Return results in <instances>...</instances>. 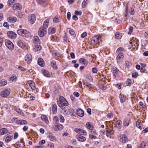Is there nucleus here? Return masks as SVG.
Listing matches in <instances>:
<instances>
[{
  "instance_id": "6e6d98bb",
  "label": "nucleus",
  "mask_w": 148,
  "mask_h": 148,
  "mask_svg": "<svg viewBox=\"0 0 148 148\" xmlns=\"http://www.w3.org/2000/svg\"><path fill=\"white\" fill-rule=\"evenodd\" d=\"M138 73L137 72H134L132 74V77L133 78H136L138 76Z\"/></svg>"
},
{
  "instance_id": "b1692460",
  "label": "nucleus",
  "mask_w": 148,
  "mask_h": 148,
  "mask_svg": "<svg viewBox=\"0 0 148 148\" xmlns=\"http://www.w3.org/2000/svg\"><path fill=\"white\" fill-rule=\"evenodd\" d=\"M36 20L35 16L34 14H33L32 15L30 18L29 20V22L32 24H33Z\"/></svg>"
},
{
  "instance_id": "7c9ffc66",
  "label": "nucleus",
  "mask_w": 148,
  "mask_h": 148,
  "mask_svg": "<svg viewBox=\"0 0 148 148\" xmlns=\"http://www.w3.org/2000/svg\"><path fill=\"white\" fill-rule=\"evenodd\" d=\"M77 139L80 142H84L86 140L85 137L83 136L79 135L77 138Z\"/></svg>"
},
{
  "instance_id": "423d86ee",
  "label": "nucleus",
  "mask_w": 148,
  "mask_h": 148,
  "mask_svg": "<svg viewBox=\"0 0 148 148\" xmlns=\"http://www.w3.org/2000/svg\"><path fill=\"white\" fill-rule=\"evenodd\" d=\"M47 33V30L41 27L38 32V34L40 37H42L45 35Z\"/></svg>"
},
{
  "instance_id": "864d4df0",
  "label": "nucleus",
  "mask_w": 148,
  "mask_h": 148,
  "mask_svg": "<svg viewBox=\"0 0 148 148\" xmlns=\"http://www.w3.org/2000/svg\"><path fill=\"white\" fill-rule=\"evenodd\" d=\"M34 49L36 51H38L40 50L41 49V47L40 45H36Z\"/></svg>"
},
{
  "instance_id": "0eeeda50",
  "label": "nucleus",
  "mask_w": 148,
  "mask_h": 148,
  "mask_svg": "<svg viewBox=\"0 0 148 148\" xmlns=\"http://www.w3.org/2000/svg\"><path fill=\"white\" fill-rule=\"evenodd\" d=\"M74 131L76 133L79 134L81 135H86L87 134V133L85 131L82 129L78 128H76L74 129Z\"/></svg>"
},
{
  "instance_id": "13d9d810",
  "label": "nucleus",
  "mask_w": 148,
  "mask_h": 148,
  "mask_svg": "<svg viewBox=\"0 0 148 148\" xmlns=\"http://www.w3.org/2000/svg\"><path fill=\"white\" fill-rule=\"evenodd\" d=\"M69 112L72 114L74 115V111L73 108H71L69 109Z\"/></svg>"
},
{
  "instance_id": "4d7b16f0",
  "label": "nucleus",
  "mask_w": 148,
  "mask_h": 148,
  "mask_svg": "<svg viewBox=\"0 0 148 148\" xmlns=\"http://www.w3.org/2000/svg\"><path fill=\"white\" fill-rule=\"evenodd\" d=\"M59 118L60 119V121L61 122L63 123L64 122V119L62 115H60Z\"/></svg>"
},
{
  "instance_id": "49530a36",
  "label": "nucleus",
  "mask_w": 148,
  "mask_h": 148,
  "mask_svg": "<svg viewBox=\"0 0 148 148\" xmlns=\"http://www.w3.org/2000/svg\"><path fill=\"white\" fill-rule=\"evenodd\" d=\"M12 138V136L9 135L6 138L5 141L6 143H8L11 140Z\"/></svg>"
},
{
  "instance_id": "5701e85b",
  "label": "nucleus",
  "mask_w": 148,
  "mask_h": 148,
  "mask_svg": "<svg viewBox=\"0 0 148 148\" xmlns=\"http://www.w3.org/2000/svg\"><path fill=\"white\" fill-rule=\"evenodd\" d=\"M122 123L121 121L120 120H118L116 121V127L118 129H120L121 128V125Z\"/></svg>"
},
{
  "instance_id": "39448f33",
  "label": "nucleus",
  "mask_w": 148,
  "mask_h": 148,
  "mask_svg": "<svg viewBox=\"0 0 148 148\" xmlns=\"http://www.w3.org/2000/svg\"><path fill=\"white\" fill-rule=\"evenodd\" d=\"M8 37L10 38L15 39L17 36V34L12 31H8L7 33Z\"/></svg>"
},
{
  "instance_id": "09e8293b",
  "label": "nucleus",
  "mask_w": 148,
  "mask_h": 148,
  "mask_svg": "<svg viewBox=\"0 0 148 148\" xmlns=\"http://www.w3.org/2000/svg\"><path fill=\"white\" fill-rule=\"evenodd\" d=\"M133 84V82L130 79H128L126 82V84L127 86H130Z\"/></svg>"
},
{
  "instance_id": "338daca9",
  "label": "nucleus",
  "mask_w": 148,
  "mask_h": 148,
  "mask_svg": "<svg viewBox=\"0 0 148 148\" xmlns=\"http://www.w3.org/2000/svg\"><path fill=\"white\" fill-rule=\"evenodd\" d=\"M87 35V33L86 32H84L81 35V36L82 38H83L86 36Z\"/></svg>"
},
{
  "instance_id": "bf43d9fd",
  "label": "nucleus",
  "mask_w": 148,
  "mask_h": 148,
  "mask_svg": "<svg viewBox=\"0 0 148 148\" xmlns=\"http://www.w3.org/2000/svg\"><path fill=\"white\" fill-rule=\"evenodd\" d=\"M17 79V77L16 76H14L12 77H11L10 78V79L12 81H15Z\"/></svg>"
},
{
  "instance_id": "680f3d73",
  "label": "nucleus",
  "mask_w": 148,
  "mask_h": 148,
  "mask_svg": "<svg viewBox=\"0 0 148 148\" xmlns=\"http://www.w3.org/2000/svg\"><path fill=\"white\" fill-rule=\"evenodd\" d=\"M140 71L142 73H147V71L146 70L145 68L144 67H141L140 69Z\"/></svg>"
},
{
  "instance_id": "8fccbe9b",
  "label": "nucleus",
  "mask_w": 148,
  "mask_h": 148,
  "mask_svg": "<svg viewBox=\"0 0 148 148\" xmlns=\"http://www.w3.org/2000/svg\"><path fill=\"white\" fill-rule=\"evenodd\" d=\"M121 35L119 34V32H116L115 34V37L116 38L119 39L121 38Z\"/></svg>"
},
{
  "instance_id": "3c124183",
  "label": "nucleus",
  "mask_w": 148,
  "mask_h": 148,
  "mask_svg": "<svg viewBox=\"0 0 148 148\" xmlns=\"http://www.w3.org/2000/svg\"><path fill=\"white\" fill-rule=\"evenodd\" d=\"M124 51V49L122 47H121L119 48L117 50L116 53H119L121 52H122Z\"/></svg>"
},
{
  "instance_id": "6e6552de",
  "label": "nucleus",
  "mask_w": 148,
  "mask_h": 148,
  "mask_svg": "<svg viewBox=\"0 0 148 148\" xmlns=\"http://www.w3.org/2000/svg\"><path fill=\"white\" fill-rule=\"evenodd\" d=\"M138 43V40H132V41L130 42V44L132 45V47L134 49H137L139 45Z\"/></svg>"
},
{
  "instance_id": "2f4dec72",
  "label": "nucleus",
  "mask_w": 148,
  "mask_h": 148,
  "mask_svg": "<svg viewBox=\"0 0 148 148\" xmlns=\"http://www.w3.org/2000/svg\"><path fill=\"white\" fill-rule=\"evenodd\" d=\"M8 132L7 130L5 128L0 129V135H3L7 133Z\"/></svg>"
},
{
  "instance_id": "dca6fc26",
  "label": "nucleus",
  "mask_w": 148,
  "mask_h": 148,
  "mask_svg": "<svg viewBox=\"0 0 148 148\" xmlns=\"http://www.w3.org/2000/svg\"><path fill=\"white\" fill-rule=\"evenodd\" d=\"M118 54L116 58L117 62H120L121 60L123 59L124 58V54L122 52H121Z\"/></svg>"
},
{
  "instance_id": "0e129e2a",
  "label": "nucleus",
  "mask_w": 148,
  "mask_h": 148,
  "mask_svg": "<svg viewBox=\"0 0 148 148\" xmlns=\"http://www.w3.org/2000/svg\"><path fill=\"white\" fill-rule=\"evenodd\" d=\"M82 13V12L81 11H78L77 10H75V14L76 15H81Z\"/></svg>"
},
{
  "instance_id": "f257e3e1",
  "label": "nucleus",
  "mask_w": 148,
  "mask_h": 148,
  "mask_svg": "<svg viewBox=\"0 0 148 148\" xmlns=\"http://www.w3.org/2000/svg\"><path fill=\"white\" fill-rule=\"evenodd\" d=\"M58 104L59 106L62 107L63 106H66L68 105L69 103L62 96H60L59 100L57 101Z\"/></svg>"
},
{
  "instance_id": "bb28decb",
  "label": "nucleus",
  "mask_w": 148,
  "mask_h": 148,
  "mask_svg": "<svg viewBox=\"0 0 148 148\" xmlns=\"http://www.w3.org/2000/svg\"><path fill=\"white\" fill-rule=\"evenodd\" d=\"M18 124L21 125H25L27 124V121L25 120H21L17 121L16 122Z\"/></svg>"
},
{
  "instance_id": "393cba45",
  "label": "nucleus",
  "mask_w": 148,
  "mask_h": 148,
  "mask_svg": "<svg viewBox=\"0 0 148 148\" xmlns=\"http://www.w3.org/2000/svg\"><path fill=\"white\" fill-rule=\"evenodd\" d=\"M33 39V42L35 44H38L40 43V40L38 36H34Z\"/></svg>"
},
{
  "instance_id": "cd10ccee",
  "label": "nucleus",
  "mask_w": 148,
  "mask_h": 148,
  "mask_svg": "<svg viewBox=\"0 0 148 148\" xmlns=\"http://www.w3.org/2000/svg\"><path fill=\"white\" fill-rule=\"evenodd\" d=\"M52 110L53 113L54 114L56 113L57 111V106L55 104H53L51 106Z\"/></svg>"
},
{
  "instance_id": "7ed1b4c3",
  "label": "nucleus",
  "mask_w": 148,
  "mask_h": 148,
  "mask_svg": "<svg viewBox=\"0 0 148 148\" xmlns=\"http://www.w3.org/2000/svg\"><path fill=\"white\" fill-rule=\"evenodd\" d=\"M5 43L6 47L10 50H12L14 47L13 43L9 40H5Z\"/></svg>"
},
{
  "instance_id": "a878e982",
  "label": "nucleus",
  "mask_w": 148,
  "mask_h": 148,
  "mask_svg": "<svg viewBox=\"0 0 148 148\" xmlns=\"http://www.w3.org/2000/svg\"><path fill=\"white\" fill-rule=\"evenodd\" d=\"M77 113L78 116L81 117H82L84 115V113L83 111L81 109L77 110Z\"/></svg>"
},
{
  "instance_id": "de8ad7c7",
  "label": "nucleus",
  "mask_w": 148,
  "mask_h": 148,
  "mask_svg": "<svg viewBox=\"0 0 148 148\" xmlns=\"http://www.w3.org/2000/svg\"><path fill=\"white\" fill-rule=\"evenodd\" d=\"M29 85L32 89L34 90L35 89V84L34 82H31L29 84Z\"/></svg>"
},
{
  "instance_id": "412c9836",
  "label": "nucleus",
  "mask_w": 148,
  "mask_h": 148,
  "mask_svg": "<svg viewBox=\"0 0 148 148\" xmlns=\"http://www.w3.org/2000/svg\"><path fill=\"white\" fill-rule=\"evenodd\" d=\"M17 44L19 46L22 48H25L26 46L20 40H19L18 41Z\"/></svg>"
},
{
  "instance_id": "37998d69",
  "label": "nucleus",
  "mask_w": 148,
  "mask_h": 148,
  "mask_svg": "<svg viewBox=\"0 0 148 148\" xmlns=\"http://www.w3.org/2000/svg\"><path fill=\"white\" fill-rule=\"evenodd\" d=\"M17 0H8V5L9 6L12 5L13 3L16 2Z\"/></svg>"
},
{
  "instance_id": "e2e57ef3",
  "label": "nucleus",
  "mask_w": 148,
  "mask_h": 148,
  "mask_svg": "<svg viewBox=\"0 0 148 148\" xmlns=\"http://www.w3.org/2000/svg\"><path fill=\"white\" fill-rule=\"evenodd\" d=\"M62 112L63 113V114L65 115L67 114L68 113L67 110L65 108H63L62 109Z\"/></svg>"
},
{
  "instance_id": "4c0bfd02",
  "label": "nucleus",
  "mask_w": 148,
  "mask_h": 148,
  "mask_svg": "<svg viewBox=\"0 0 148 148\" xmlns=\"http://www.w3.org/2000/svg\"><path fill=\"white\" fill-rule=\"evenodd\" d=\"M67 31L69 32L71 35L72 36L74 35L75 32L73 29L68 28L67 29Z\"/></svg>"
},
{
  "instance_id": "58836bf2",
  "label": "nucleus",
  "mask_w": 148,
  "mask_h": 148,
  "mask_svg": "<svg viewBox=\"0 0 148 148\" xmlns=\"http://www.w3.org/2000/svg\"><path fill=\"white\" fill-rule=\"evenodd\" d=\"M36 1L39 4L44 5L46 4V2L44 0H36Z\"/></svg>"
},
{
  "instance_id": "69168bd1",
  "label": "nucleus",
  "mask_w": 148,
  "mask_h": 148,
  "mask_svg": "<svg viewBox=\"0 0 148 148\" xmlns=\"http://www.w3.org/2000/svg\"><path fill=\"white\" fill-rule=\"evenodd\" d=\"M59 19L56 17H55L53 19V21L55 23H58L59 21Z\"/></svg>"
},
{
  "instance_id": "ea45409f",
  "label": "nucleus",
  "mask_w": 148,
  "mask_h": 148,
  "mask_svg": "<svg viewBox=\"0 0 148 148\" xmlns=\"http://www.w3.org/2000/svg\"><path fill=\"white\" fill-rule=\"evenodd\" d=\"M51 66L54 69H56L57 68L56 62L54 60H53L51 62Z\"/></svg>"
},
{
  "instance_id": "052dcab7",
  "label": "nucleus",
  "mask_w": 148,
  "mask_h": 148,
  "mask_svg": "<svg viewBox=\"0 0 148 148\" xmlns=\"http://www.w3.org/2000/svg\"><path fill=\"white\" fill-rule=\"evenodd\" d=\"M133 30V27H132L130 26L129 28V31L128 32V34H131L132 33Z\"/></svg>"
},
{
  "instance_id": "1a4fd4ad",
  "label": "nucleus",
  "mask_w": 148,
  "mask_h": 148,
  "mask_svg": "<svg viewBox=\"0 0 148 148\" xmlns=\"http://www.w3.org/2000/svg\"><path fill=\"white\" fill-rule=\"evenodd\" d=\"M63 128V126L60 124H57L55 125L54 127V130L56 131L60 130Z\"/></svg>"
},
{
  "instance_id": "e433bc0d",
  "label": "nucleus",
  "mask_w": 148,
  "mask_h": 148,
  "mask_svg": "<svg viewBox=\"0 0 148 148\" xmlns=\"http://www.w3.org/2000/svg\"><path fill=\"white\" fill-rule=\"evenodd\" d=\"M130 123V119L126 118L123 121V124L125 126H128Z\"/></svg>"
},
{
  "instance_id": "aec40b11",
  "label": "nucleus",
  "mask_w": 148,
  "mask_h": 148,
  "mask_svg": "<svg viewBox=\"0 0 148 148\" xmlns=\"http://www.w3.org/2000/svg\"><path fill=\"white\" fill-rule=\"evenodd\" d=\"M49 22V19H47L46 20L43 24V27L41 28L43 29H45L47 30V29L48 27V23Z\"/></svg>"
},
{
  "instance_id": "f03ea898",
  "label": "nucleus",
  "mask_w": 148,
  "mask_h": 148,
  "mask_svg": "<svg viewBox=\"0 0 148 148\" xmlns=\"http://www.w3.org/2000/svg\"><path fill=\"white\" fill-rule=\"evenodd\" d=\"M17 32L19 35L26 37H29L30 35L29 32L25 29H19L17 30Z\"/></svg>"
},
{
  "instance_id": "a19ab883",
  "label": "nucleus",
  "mask_w": 148,
  "mask_h": 148,
  "mask_svg": "<svg viewBox=\"0 0 148 148\" xmlns=\"http://www.w3.org/2000/svg\"><path fill=\"white\" fill-rule=\"evenodd\" d=\"M7 83V81L6 80H0V86H3L6 85Z\"/></svg>"
},
{
  "instance_id": "4be33fe9",
  "label": "nucleus",
  "mask_w": 148,
  "mask_h": 148,
  "mask_svg": "<svg viewBox=\"0 0 148 148\" xmlns=\"http://www.w3.org/2000/svg\"><path fill=\"white\" fill-rule=\"evenodd\" d=\"M79 62L80 63L83 64L84 65L86 66L87 65V61L85 59L83 58H81L79 59Z\"/></svg>"
},
{
  "instance_id": "ddd939ff",
  "label": "nucleus",
  "mask_w": 148,
  "mask_h": 148,
  "mask_svg": "<svg viewBox=\"0 0 148 148\" xmlns=\"http://www.w3.org/2000/svg\"><path fill=\"white\" fill-rule=\"evenodd\" d=\"M47 137L49 138L50 140L52 141L55 142L56 140V137L52 133H49Z\"/></svg>"
},
{
  "instance_id": "f704fd0d",
  "label": "nucleus",
  "mask_w": 148,
  "mask_h": 148,
  "mask_svg": "<svg viewBox=\"0 0 148 148\" xmlns=\"http://www.w3.org/2000/svg\"><path fill=\"white\" fill-rule=\"evenodd\" d=\"M52 55L54 57H59L61 55L59 53L56 51H54L52 52Z\"/></svg>"
},
{
  "instance_id": "c9c22d12",
  "label": "nucleus",
  "mask_w": 148,
  "mask_h": 148,
  "mask_svg": "<svg viewBox=\"0 0 148 148\" xmlns=\"http://www.w3.org/2000/svg\"><path fill=\"white\" fill-rule=\"evenodd\" d=\"M119 97L121 102L122 103H123L126 100V96L123 94L120 95Z\"/></svg>"
},
{
  "instance_id": "f3484780",
  "label": "nucleus",
  "mask_w": 148,
  "mask_h": 148,
  "mask_svg": "<svg viewBox=\"0 0 148 148\" xmlns=\"http://www.w3.org/2000/svg\"><path fill=\"white\" fill-rule=\"evenodd\" d=\"M16 145L18 146L19 148H23L25 146L24 141L22 140H21L20 142H17L16 143Z\"/></svg>"
},
{
  "instance_id": "72a5a7b5",
  "label": "nucleus",
  "mask_w": 148,
  "mask_h": 148,
  "mask_svg": "<svg viewBox=\"0 0 148 148\" xmlns=\"http://www.w3.org/2000/svg\"><path fill=\"white\" fill-rule=\"evenodd\" d=\"M42 71L43 73L44 76L47 77H49L50 76V74L48 71L44 69H42Z\"/></svg>"
},
{
  "instance_id": "473e14b6",
  "label": "nucleus",
  "mask_w": 148,
  "mask_h": 148,
  "mask_svg": "<svg viewBox=\"0 0 148 148\" xmlns=\"http://www.w3.org/2000/svg\"><path fill=\"white\" fill-rule=\"evenodd\" d=\"M41 119L46 123H49V121L47 119V117L45 115H42L41 116Z\"/></svg>"
},
{
  "instance_id": "5fc2aeb1",
  "label": "nucleus",
  "mask_w": 148,
  "mask_h": 148,
  "mask_svg": "<svg viewBox=\"0 0 148 148\" xmlns=\"http://www.w3.org/2000/svg\"><path fill=\"white\" fill-rule=\"evenodd\" d=\"M14 110H15L18 113L20 114H21L22 113L21 110L19 108L16 107H14Z\"/></svg>"
},
{
  "instance_id": "20e7f679",
  "label": "nucleus",
  "mask_w": 148,
  "mask_h": 148,
  "mask_svg": "<svg viewBox=\"0 0 148 148\" xmlns=\"http://www.w3.org/2000/svg\"><path fill=\"white\" fill-rule=\"evenodd\" d=\"M119 140L123 143H126L128 141V138L127 136L125 134L120 135L119 136Z\"/></svg>"
},
{
  "instance_id": "4468645a",
  "label": "nucleus",
  "mask_w": 148,
  "mask_h": 148,
  "mask_svg": "<svg viewBox=\"0 0 148 148\" xmlns=\"http://www.w3.org/2000/svg\"><path fill=\"white\" fill-rule=\"evenodd\" d=\"M17 20V18L14 16H10L7 18V21L10 23H14L16 22Z\"/></svg>"
},
{
  "instance_id": "c03bdc74",
  "label": "nucleus",
  "mask_w": 148,
  "mask_h": 148,
  "mask_svg": "<svg viewBox=\"0 0 148 148\" xmlns=\"http://www.w3.org/2000/svg\"><path fill=\"white\" fill-rule=\"evenodd\" d=\"M136 124L137 127L140 130H141L143 127V125L140 123L138 122H136Z\"/></svg>"
},
{
  "instance_id": "6ab92c4d",
  "label": "nucleus",
  "mask_w": 148,
  "mask_h": 148,
  "mask_svg": "<svg viewBox=\"0 0 148 148\" xmlns=\"http://www.w3.org/2000/svg\"><path fill=\"white\" fill-rule=\"evenodd\" d=\"M114 132V131L113 130L112 128V127H110L108 128L106 134L108 137H109L110 135L113 134Z\"/></svg>"
},
{
  "instance_id": "c756f323",
  "label": "nucleus",
  "mask_w": 148,
  "mask_h": 148,
  "mask_svg": "<svg viewBox=\"0 0 148 148\" xmlns=\"http://www.w3.org/2000/svg\"><path fill=\"white\" fill-rule=\"evenodd\" d=\"M38 63L39 65L42 67L44 66V63L43 60L41 58H39L38 61Z\"/></svg>"
},
{
  "instance_id": "774afa93",
  "label": "nucleus",
  "mask_w": 148,
  "mask_h": 148,
  "mask_svg": "<svg viewBox=\"0 0 148 148\" xmlns=\"http://www.w3.org/2000/svg\"><path fill=\"white\" fill-rule=\"evenodd\" d=\"M53 120L56 122H57L59 121L58 118L57 116H55L53 117Z\"/></svg>"
},
{
  "instance_id": "79ce46f5",
  "label": "nucleus",
  "mask_w": 148,
  "mask_h": 148,
  "mask_svg": "<svg viewBox=\"0 0 148 148\" xmlns=\"http://www.w3.org/2000/svg\"><path fill=\"white\" fill-rule=\"evenodd\" d=\"M98 86L102 90H106L107 88L106 86L102 84H99Z\"/></svg>"
},
{
  "instance_id": "9d476101",
  "label": "nucleus",
  "mask_w": 148,
  "mask_h": 148,
  "mask_svg": "<svg viewBox=\"0 0 148 148\" xmlns=\"http://www.w3.org/2000/svg\"><path fill=\"white\" fill-rule=\"evenodd\" d=\"M99 37L98 36L93 37L91 41L92 44L94 45L98 44L99 43Z\"/></svg>"
},
{
  "instance_id": "2eb2a0df",
  "label": "nucleus",
  "mask_w": 148,
  "mask_h": 148,
  "mask_svg": "<svg viewBox=\"0 0 148 148\" xmlns=\"http://www.w3.org/2000/svg\"><path fill=\"white\" fill-rule=\"evenodd\" d=\"M32 56L30 54L27 55L25 56V60L28 64H29L31 62Z\"/></svg>"
},
{
  "instance_id": "f8f14e48",
  "label": "nucleus",
  "mask_w": 148,
  "mask_h": 148,
  "mask_svg": "<svg viewBox=\"0 0 148 148\" xmlns=\"http://www.w3.org/2000/svg\"><path fill=\"white\" fill-rule=\"evenodd\" d=\"M21 5L18 3L14 4L12 8L14 10H20L22 8Z\"/></svg>"
},
{
  "instance_id": "9b49d317",
  "label": "nucleus",
  "mask_w": 148,
  "mask_h": 148,
  "mask_svg": "<svg viewBox=\"0 0 148 148\" xmlns=\"http://www.w3.org/2000/svg\"><path fill=\"white\" fill-rule=\"evenodd\" d=\"M10 94V91L7 90H6L1 92V93L0 95L1 97H6L7 96H8Z\"/></svg>"
},
{
  "instance_id": "a211bd4d",
  "label": "nucleus",
  "mask_w": 148,
  "mask_h": 148,
  "mask_svg": "<svg viewBox=\"0 0 148 148\" xmlns=\"http://www.w3.org/2000/svg\"><path fill=\"white\" fill-rule=\"evenodd\" d=\"M112 71L114 76L116 77L117 75L119 70L116 67H114L112 68Z\"/></svg>"
},
{
  "instance_id": "603ef678",
  "label": "nucleus",
  "mask_w": 148,
  "mask_h": 148,
  "mask_svg": "<svg viewBox=\"0 0 148 148\" xmlns=\"http://www.w3.org/2000/svg\"><path fill=\"white\" fill-rule=\"evenodd\" d=\"M146 146V144L144 142L141 143L138 146V148H144Z\"/></svg>"
},
{
  "instance_id": "a18cd8bd",
  "label": "nucleus",
  "mask_w": 148,
  "mask_h": 148,
  "mask_svg": "<svg viewBox=\"0 0 148 148\" xmlns=\"http://www.w3.org/2000/svg\"><path fill=\"white\" fill-rule=\"evenodd\" d=\"M87 128L90 130H92L93 129V127L91 125L89 122H87L86 124Z\"/></svg>"
},
{
  "instance_id": "c85d7f7f",
  "label": "nucleus",
  "mask_w": 148,
  "mask_h": 148,
  "mask_svg": "<svg viewBox=\"0 0 148 148\" xmlns=\"http://www.w3.org/2000/svg\"><path fill=\"white\" fill-rule=\"evenodd\" d=\"M56 29L53 27H50L49 29L48 33L49 34H54L56 32Z\"/></svg>"
}]
</instances>
